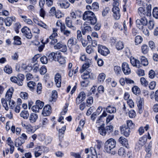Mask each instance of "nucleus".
Here are the masks:
<instances>
[{
	"instance_id": "f257e3e1",
	"label": "nucleus",
	"mask_w": 158,
	"mask_h": 158,
	"mask_svg": "<svg viewBox=\"0 0 158 158\" xmlns=\"http://www.w3.org/2000/svg\"><path fill=\"white\" fill-rule=\"evenodd\" d=\"M83 19L86 20L85 24L90 23V25H94L97 22V18L95 14L92 12L88 10L85 11L83 14Z\"/></svg>"
},
{
	"instance_id": "f03ea898",
	"label": "nucleus",
	"mask_w": 158,
	"mask_h": 158,
	"mask_svg": "<svg viewBox=\"0 0 158 158\" xmlns=\"http://www.w3.org/2000/svg\"><path fill=\"white\" fill-rule=\"evenodd\" d=\"M116 142L113 139H108L105 143V150L108 153H110L116 146Z\"/></svg>"
},
{
	"instance_id": "7ed1b4c3",
	"label": "nucleus",
	"mask_w": 158,
	"mask_h": 158,
	"mask_svg": "<svg viewBox=\"0 0 158 158\" xmlns=\"http://www.w3.org/2000/svg\"><path fill=\"white\" fill-rule=\"evenodd\" d=\"M14 91V89L13 87H10L7 91L5 96V98L7 101L9 102V105L10 106L11 109H13L15 102L12 100H11L12 95Z\"/></svg>"
},
{
	"instance_id": "20e7f679",
	"label": "nucleus",
	"mask_w": 158,
	"mask_h": 158,
	"mask_svg": "<svg viewBox=\"0 0 158 158\" xmlns=\"http://www.w3.org/2000/svg\"><path fill=\"white\" fill-rule=\"evenodd\" d=\"M151 5L149 4L148 5L146 11L145 10L143 7H140L138 9V12L141 17H145L146 16H150L151 15Z\"/></svg>"
},
{
	"instance_id": "39448f33",
	"label": "nucleus",
	"mask_w": 158,
	"mask_h": 158,
	"mask_svg": "<svg viewBox=\"0 0 158 158\" xmlns=\"http://www.w3.org/2000/svg\"><path fill=\"white\" fill-rule=\"evenodd\" d=\"M136 24L137 26L139 29H142L143 26H146L148 24V20L145 17H142L140 19L136 20Z\"/></svg>"
},
{
	"instance_id": "423d86ee",
	"label": "nucleus",
	"mask_w": 158,
	"mask_h": 158,
	"mask_svg": "<svg viewBox=\"0 0 158 158\" xmlns=\"http://www.w3.org/2000/svg\"><path fill=\"white\" fill-rule=\"evenodd\" d=\"M85 152L86 154L89 153L90 154H92V158H97L96 150L93 147H91L89 150L88 148H86L85 150ZM87 156L86 158H90L89 154H87Z\"/></svg>"
},
{
	"instance_id": "0eeeda50",
	"label": "nucleus",
	"mask_w": 158,
	"mask_h": 158,
	"mask_svg": "<svg viewBox=\"0 0 158 158\" xmlns=\"http://www.w3.org/2000/svg\"><path fill=\"white\" fill-rule=\"evenodd\" d=\"M98 51L101 55L104 56H106L110 53L109 51L107 48L101 45H98Z\"/></svg>"
},
{
	"instance_id": "6e6552de",
	"label": "nucleus",
	"mask_w": 158,
	"mask_h": 158,
	"mask_svg": "<svg viewBox=\"0 0 158 158\" xmlns=\"http://www.w3.org/2000/svg\"><path fill=\"white\" fill-rule=\"evenodd\" d=\"M21 31L23 35L28 39H31L32 35L30 29L27 27H25L21 29Z\"/></svg>"
},
{
	"instance_id": "1a4fd4ad",
	"label": "nucleus",
	"mask_w": 158,
	"mask_h": 158,
	"mask_svg": "<svg viewBox=\"0 0 158 158\" xmlns=\"http://www.w3.org/2000/svg\"><path fill=\"white\" fill-rule=\"evenodd\" d=\"M120 131L121 133L126 137L128 136L130 133V128L125 125H123L120 127Z\"/></svg>"
},
{
	"instance_id": "9d476101",
	"label": "nucleus",
	"mask_w": 158,
	"mask_h": 158,
	"mask_svg": "<svg viewBox=\"0 0 158 158\" xmlns=\"http://www.w3.org/2000/svg\"><path fill=\"white\" fill-rule=\"evenodd\" d=\"M113 8L112 11L114 13L113 16L116 19H118L120 18V15L119 14V9L118 7V5H116L114 4H113Z\"/></svg>"
},
{
	"instance_id": "9b49d317",
	"label": "nucleus",
	"mask_w": 158,
	"mask_h": 158,
	"mask_svg": "<svg viewBox=\"0 0 158 158\" xmlns=\"http://www.w3.org/2000/svg\"><path fill=\"white\" fill-rule=\"evenodd\" d=\"M55 49H58L62 52H65L67 50V47L61 42L57 43L54 46Z\"/></svg>"
},
{
	"instance_id": "f8f14e48",
	"label": "nucleus",
	"mask_w": 158,
	"mask_h": 158,
	"mask_svg": "<svg viewBox=\"0 0 158 158\" xmlns=\"http://www.w3.org/2000/svg\"><path fill=\"white\" fill-rule=\"evenodd\" d=\"M122 70L124 74L125 75H128L131 73V69L129 68V64L126 62H124L122 64Z\"/></svg>"
},
{
	"instance_id": "ddd939ff",
	"label": "nucleus",
	"mask_w": 158,
	"mask_h": 158,
	"mask_svg": "<svg viewBox=\"0 0 158 158\" xmlns=\"http://www.w3.org/2000/svg\"><path fill=\"white\" fill-rule=\"evenodd\" d=\"M51 113V106L48 105L45 106L44 108L42 114L45 116H48Z\"/></svg>"
},
{
	"instance_id": "4468645a",
	"label": "nucleus",
	"mask_w": 158,
	"mask_h": 158,
	"mask_svg": "<svg viewBox=\"0 0 158 158\" xmlns=\"http://www.w3.org/2000/svg\"><path fill=\"white\" fill-rule=\"evenodd\" d=\"M90 23H87L86 24H85V23H84L83 28L82 29V31L83 35H85L87 33L90 32L92 31V28L91 27L89 26Z\"/></svg>"
},
{
	"instance_id": "2eb2a0df",
	"label": "nucleus",
	"mask_w": 158,
	"mask_h": 158,
	"mask_svg": "<svg viewBox=\"0 0 158 158\" xmlns=\"http://www.w3.org/2000/svg\"><path fill=\"white\" fill-rule=\"evenodd\" d=\"M130 62L131 64L134 66L139 68L141 67V64L138 60L135 59L134 58H130Z\"/></svg>"
},
{
	"instance_id": "dca6fc26",
	"label": "nucleus",
	"mask_w": 158,
	"mask_h": 158,
	"mask_svg": "<svg viewBox=\"0 0 158 158\" xmlns=\"http://www.w3.org/2000/svg\"><path fill=\"white\" fill-rule=\"evenodd\" d=\"M85 94L84 92H81L76 98L77 103L79 104L85 99Z\"/></svg>"
},
{
	"instance_id": "f3484780",
	"label": "nucleus",
	"mask_w": 158,
	"mask_h": 158,
	"mask_svg": "<svg viewBox=\"0 0 158 158\" xmlns=\"http://www.w3.org/2000/svg\"><path fill=\"white\" fill-rule=\"evenodd\" d=\"M55 81L56 86L60 87L61 86V76L59 73H57L55 76Z\"/></svg>"
},
{
	"instance_id": "a211bd4d",
	"label": "nucleus",
	"mask_w": 158,
	"mask_h": 158,
	"mask_svg": "<svg viewBox=\"0 0 158 158\" xmlns=\"http://www.w3.org/2000/svg\"><path fill=\"white\" fill-rule=\"evenodd\" d=\"M65 23L67 26L69 28L72 29L73 31L76 30V27L72 25V22L69 17L66 18Z\"/></svg>"
},
{
	"instance_id": "6ab92c4d",
	"label": "nucleus",
	"mask_w": 158,
	"mask_h": 158,
	"mask_svg": "<svg viewBox=\"0 0 158 158\" xmlns=\"http://www.w3.org/2000/svg\"><path fill=\"white\" fill-rule=\"evenodd\" d=\"M77 42V39L75 38L71 37L68 40V46L69 48H71L73 45H75Z\"/></svg>"
},
{
	"instance_id": "aec40b11",
	"label": "nucleus",
	"mask_w": 158,
	"mask_h": 158,
	"mask_svg": "<svg viewBox=\"0 0 158 158\" xmlns=\"http://www.w3.org/2000/svg\"><path fill=\"white\" fill-rule=\"evenodd\" d=\"M60 6L62 8L66 9L68 8L70 5L69 3L67 1L61 0L60 1Z\"/></svg>"
},
{
	"instance_id": "412c9836",
	"label": "nucleus",
	"mask_w": 158,
	"mask_h": 158,
	"mask_svg": "<svg viewBox=\"0 0 158 158\" xmlns=\"http://www.w3.org/2000/svg\"><path fill=\"white\" fill-rule=\"evenodd\" d=\"M15 17H8L6 18L5 21L6 26H10L12 24V22L13 21L15 22Z\"/></svg>"
},
{
	"instance_id": "4be33fe9",
	"label": "nucleus",
	"mask_w": 158,
	"mask_h": 158,
	"mask_svg": "<svg viewBox=\"0 0 158 158\" xmlns=\"http://www.w3.org/2000/svg\"><path fill=\"white\" fill-rule=\"evenodd\" d=\"M147 140V136L145 135L140 138L139 140L138 144H139V147L141 148L145 144Z\"/></svg>"
},
{
	"instance_id": "5701e85b",
	"label": "nucleus",
	"mask_w": 158,
	"mask_h": 158,
	"mask_svg": "<svg viewBox=\"0 0 158 158\" xmlns=\"http://www.w3.org/2000/svg\"><path fill=\"white\" fill-rule=\"evenodd\" d=\"M59 52H52L50 53L48 56V60L51 61H52L53 60L56 61V59L58 54Z\"/></svg>"
},
{
	"instance_id": "b1692460",
	"label": "nucleus",
	"mask_w": 158,
	"mask_h": 158,
	"mask_svg": "<svg viewBox=\"0 0 158 158\" xmlns=\"http://www.w3.org/2000/svg\"><path fill=\"white\" fill-rule=\"evenodd\" d=\"M7 144L10 147V153L12 154L14 150V147L13 146V142L11 140L10 137H8L7 140Z\"/></svg>"
},
{
	"instance_id": "393cba45",
	"label": "nucleus",
	"mask_w": 158,
	"mask_h": 158,
	"mask_svg": "<svg viewBox=\"0 0 158 158\" xmlns=\"http://www.w3.org/2000/svg\"><path fill=\"white\" fill-rule=\"evenodd\" d=\"M118 141L123 146L127 148H129L127 140V139L124 137H121L119 138Z\"/></svg>"
},
{
	"instance_id": "a878e982",
	"label": "nucleus",
	"mask_w": 158,
	"mask_h": 158,
	"mask_svg": "<svg viewBox=\"0 0 158 158\" xmlns=\"http://www.w3.org/2000/svg\"><path fill=\"white\" fill-rule=\"evenodd\" d=\"M56 61H58L61 64H64L66 62V60L64 58L62 57L60 54V52H58V54L56 59Z\"/></svg>"
},
{
	"instance_id": "bb28decb",
	"label": "nucleus",
	"mask_w": 158,
	"mask_h": 158,
	"mask_svg": "<svg viewBox=\"0 0 158 158\" xmlns=\"http://www.w3.org/2000/svg\"><path fill=\"white\" fill-rule=\"evenodd\" d=\"M89 62L88 61L83 65L82 69L80 70V72L81 73L83 72L86 69H87L91 65L92 63L91 61L90 60H89Z\"/></svg>"
},
{
	"instance_id": "cd10ccee",
	"label": "nucleus",
	"mask_w": 158,
	"mask_h": 158,
	"mask_svg": "<svg viewBox=\"0 0 158 158\" xmlns=\"http://www.w3.org/2000/svg\"><path fill=\"white\" fill-rule=\"evenodd\" d=\"M38 115L35 113L31 114L29 117V120L30 123H33L35 122L38 118Z\"/></svg>"
},
{
	"instance_id": "c85d7f7f",
	"label": "nucleus",
	"mask_w": 158,
	"mask_h": 158,
	"mask_svg": "<svg viewBox=\"0 0 158 158\" xmlns=\"http://www.w3.org/2000/svg\"><path fill=\"white\" fill-rule=\"evenodd\" d=\"M15 145L16 147H18L21 146L22 144L24 142V141L21 139V137H19L15 139Z\"/></svg>"
},
{
	"instance_id": "c756f323",
	"label": "nucleus",
	"mask_w": 158,
	"mask_h": 158,
	"mask_svg": "<svg viewBox=\"0 0 158 158\" xmlns=\"http://www.w3.org/2000/svg\"><path fill=\"white\" fill-rule=\"evenodd\" d=\"M143 103V99L140 97H138L137 99V105L138 108L141 109L142 108Z\"/></svg>"
},
{
	"instance_id": "7c9ffc66",
	"label": "nucleus",
	"mask_w": 158,
	"mask_h": 158,
	"mask_svg": "<svg viewBox=\"0 0 158 158\" xmlns=\"http://www.w3.org/2000/svg\"><path fill=\"white\" fill-rule=\"evenodd\" d=\"M18 79V85H23V82L24 77L23 75L22 74H19L17 76Z\"/></svg>"
},
{
	"instance_id": "2f4dec72",
	"label": "nucleus",
	"mask_w": 158,
	"mask_h": 158,
	"mask_svg": "<svg viewBox=\"0 0 158 158\" xmlns=\"http://www.w3.org/2000/svg\"><path fill=\"white\" fill-rule=\"evenodd\" d=\"M106 111L110 113H114L116 111L115 108L111 107L110 106H108L106 108Z\"/></svg>"
},
{
	"instance_id": "473e14b6",
	"label": "nucleus",
	"mask_w": 158,
	"mask_h": 158,
	"mask_svg": "<svg viewBox=\"0 0 158 158\" xmlns=\"http://www.w3.org/2000/svg\"><path fill=\"white\" fill-rule=\"evenodd\" d=\"M98 129L99 132L100 133V134L103 136H105L107 134L105 128L104 127H103L101 126L98 127Z\"/></svg>"
},
{
	"instance_id": "72a5a7b5",
	"label": "nucleus",
	"mask_w": 158,
	"mask_h": 158,
	"mask_svg": "<svg viewBox=\"0 0 158 158\" xmlns=\"http://www.w3.org/2000/svg\"><path fill=\"white\" fill-rule=\"evenodd\" d=\"M14 44L17 45H20L22 43L20 40L21 38L18 36H16L14 37Z\"/></svg>"
},
{
	"instance_id": "f704fd0d",
	"label": "nucleus",
	"mask_w": 158,
	"mask_h": 158,
	"mask_svg": "<svg viewBox=\"0 0 158 158\" xmlns=\"http://www.w3.org/2000/svg\"><path fill=\"white\" fill-rule=\"evenodd\" d=\"M118 153L119 156L123 157L126 156V150L124 148L121 147L118 150Z\"/></svg>"
},
{
	"instance_id": "c9c22d12",
	"label": "nucleus",
	"mask_w": 158,
	"mask_h": 158,
	"mask_svg": "<svg viewBox=\"0 0 158 158\" xmlns=\"http://www.w3.org/2000/svg\"><path fill=\"white\" fill-rule=\"evenodd\" d=\"M20 115L24 119H27L29 116V114L27 111H23L20 114Z\"/></svg>"
},
{
	"instance_id": "e433bc0d",
	"label": "nucleus",
	"mask_w": 158,
	"mask_h": 158,
	"mask_svg": "<svg viewBox=\"0 0 158 158\" xmlns=\"http://www.w3.org/2000/svg\"><path fill=\"white\" fill-rule=\"evenodd\" d=\"M141 65L142 64L144 66H147L148 64V62L147 59L144 56H142L140 58Z\"/></svg>"
},
{
	"instance_id": "4c0bfd02",
	"label": "nucleus",
	"mask_w": 158,
	"mask_h": 158,
	"mask_svg": "<svg viewBox=\"0 0 158 158\" xmlns=\"http://www.w3.org/2000/svg\"><path fill=\"white\" fill-rule=\"evenodd\" d=\"M53 32L52 34L49 37L50 39H53L55 38V37L57 36V32L58 29L56 28H53L52 29Z\"/></svg>"
},
{
	"instance_id": "58836bf2",
	"label": "nucleus",
	"mask_w": 158,
	"mask_h": 158,
	"mask_svg": "<svg viewBox=\"0 0 158 158\" xmlns=\"http://www.w3.org/2000/svg\"><path fill=\"white\" fill-rule=\"evenodd\" d=\"M105 78V75L104 73H101L99 74L98 77V82H103Z\"/></svg>"
},
{
	"instance_id": "ea45409f",
	"label": "nucleus",
	"mask_w": 158,
	"mask_h": 158,
	"mask_svg": "<svg viewBox=\"0 0 158 158\" xmlns=\"http://www.w3.org/2000/svg\"><path fill=\"white\" fill-rule=\"evenodd\" d=\"M66 130V126H64L61 129H60L59 130V137H63V135L64 132Z\"/></svg>"
},
{
	"instance_id": "a19ab883",
	"label": "nucleus",
	"mask_w": 158,
	"mask_h": 158,
	"mask_svg": "<svg viewBox=\"0 0 158 158\" xmlns=\"http://www.w3.org/2000/svg\"><path fill=\"white\" fill-rule=\"evenodd\" d=\"M36 106L40 110L41 109L44 105V103L39 100H37L35 102Z\"/></svg>"
},
{
	"instance_id": "79ce46f5",
	"label": "nucleus",
	"mask_w": 158,
	"mask_h": 158,
	"mask_svg": "<svg viewBox=\"0 0 158 158\" xmlns=\"http://www.w3.org/2000/svg\"><path fill=\"white\" fill-rule=\"evenodd\" d=\"M123 44L122 42H118L116 45V47L118 50L122 49L123 48Z\"/></svg>"
},
{
	"instance_id": "37998d69",
	"label": "nucleus",
	"mask_w": 158,
	"mask_h": 158,
	"mask_svg": "<svg viewBox=\"0 0 158 158\" xmlns=\"http://www.w3.org/2000/svg\"><path fill=\"white\" fill-rule=\"evenodd\" d=\"M42 85L40 83H38L37 85L36 92L38 94H40L42 92Z\"/></svg>"
},
{
	"instance_id": "c03bdc74",
	"label": "nucleus",
	"mask_w": 158,
	"mask_h": 158,
	"mask_svg": "<svg viewBox=\"0 0 158 158\" xmlns=\"http://www.w3.org/2000/svg\"><path fill=\"white\" fill-rule=\"evenodd\" d=\"M25 129L26 130L27 132L29 134L33 133L34 132L33 127L30 125H27V126L26 127V128Z\"/></svg>"
},
{
	"instance_id": "a18cd8bd",
	"label": "nucleus",
	"mask_w": 158,
	"mask_h": 158,
	"mask_svg": "<svg viewBox=\"0 0 158 158\" xmlns=\"http://www.w3.org/2000/svg\"><path fill=\"white\" fill-rule=\"evenodd\" d=\"M1 102L3 106V107L5 108V109L6 110H8V107L7 106V104L6 101L7 100H6V98L5 99L4 98H2L1 99Z\"/></svg>"
},
{
	"instance_id": "49530a36",
	"label": "nucleus",
	"mask_w": 158,
	"mask_h": 158,
	"mask_svg": "<svg viewBox=\"0 0 158 158\" xmlns=\"http://www.w3.org/2000/svg\"><path fill=\"white\" fill-rule=\"evenodd\" d=\"M105 129L107 134L108 135L110 132L113 131V127L112 125L108 126H106L105 127Z\"/></svg>"
},
{
	"instance_id": "de8ad7c7",
	"label": "nucleus",
	"mask_w": 158,
	"mask_h": 158,
	"mask_svg": "<svg viewBox=\"0 0 158 158\" xmlns=\"http://www.w3.org/2000/svg\"><path fill=\"white\" fill-rule=\"evenodd\" d=\"M35 84V82L30 81L27 83V86L31 90H32L34 89V87Z\"/></svg>"
},
{
	"instance_id": "09e8293b",
	"label": "nucleus",
	"mask_w": 158,
	"mask_h": 158,
	"mask_svg": "<svg viewBox=\"0 0 158 158\" xmlns=\"http://www.w3.org/2000/svg\"><path fill=\"white\" fill-rule=\"evenodd\" d=\"M141 84L143 86L146 87L148 85V82L143 77H142L140 79Z\"/></svg>"
},
{
	"instance_id": "8fccbe9b",
	"label": "nucleus",
	"mask_w": 158,
	"mask_h": 158,
	"mask_svg": "<svg viewBox=\"0 0 158 158\" xmlns=\"http://www.w3.org/2000/svg\"><path fill=\"white\" fill-rule=\"evenodd\" d=\"M153 16L156 19H158V8L157 7L154 8L152 11Z\"/></svg>"
},
{
	"instance_id": "3c124183",
	"label": "nucleus",
	"mask_w": 158,
	"mask_h": 158,
	"mask_svg": "<svg viewBox=\"0 0 158 158\" xmlns=\"http://www.w3.org/2000/svg\"><path fill=\"white\" fill-rule=\"evenodd\" d=\"M142 52L144 54H147L148 50V46L146 45H143L141 47Z\"/></svg>"
},
{
	"instance_id": "603ef678",
	"label": "nucleus",
	"mask_w": 158,
	"mask_h": 158,
	"mask_svg": "<svg viewBox=\"0 0 158 158\" xmlns=\"http://www.w3.org/2000/svg\"><path fill=\"white\" fill-rule=\"evenodd\" d=\"M142 41V37L139 35L137 36L135 38V42L136 45L141 43Z\"/></svg>"
},
{
	"instance_id": "864d4df0",
	"label": "nucleus",
	"mask_w": 158,
	"mask_h": 158,
	"mask_svg": "<svg viewBox=\"0 0 158 158\" xmlns=\"http://www.w3.org/2000/svg\"><path fill=\"white\" fill-rule=\"evenodd\" d=\"M132 90L134 94L136 95L140 93V89L137 86H134L132 88Z\"/></svg>"
},
{
	"instance_id": "5fc2aeb1",
	"label": "nucleus",
	"mask_w": 158,
	"mask_h": 158,
	"mask_svg": "<svg viewBox=\"0 0 158 158\" xmlns=\"http://www.w3.org/2000/svg\"><path fill=\"white\" fill-rule=\"evenodd\" d=\"M110 9L108 7H105L104 8L102 12L103 16H105L107 15V14L109 12Z\"/></svg>"
},
{
	"instance_id": "6e6d98bb",
	"label": "nucleus",
	"mask_w": 158,
	"mask_h": 158,
	"mask_svg": "<svg viewBox=\"0 0 158 158\" xmlns=\"http://www.w3.org/2000/svg\"><path fill=\"white\" fill-rule=\"evenodd\" d=\"M39 65L38 64L35 63L31 67L30 66V68L31 69H33L34 72H37L39 70Z\"/></svg>"
},
{
	"instance_id": "4d7b16f0",
	"label": "nucleus",
	"mask_w": 158,
	"mask_h": 158,
	"mask_svg": "<svg viewBox=\"0 0 158 158\" xmlns=\"http://www.w3.org/2000/svg\"><path fill=\"white\" fill-rule=\"evenodd\" d=\"M41 62L43 64H47L48 62V59L47 57L43 56L40 58Z\"/></svg>"
},
{
	"instance_id": "13d9d810",
	"label": "nucleus",
	"mask_w": 158,
	"mask_h": 158,
	"mask_svg": "<svg viewBox=\"0 0 158 158\" xmlns=\"http://www.w3.org/2000/svg\"><path fill=\"white\" fill-rule=\"evenodd\" d=\"M4 71L7 73L10 74L12 72V69L9 66H6L4 69Z\"/></svg>"
},
{
	"instance_id": "bf43d9fd",
	"label": "nucleus",
	"mask_w": 158,
	"mask_h": 158,
	"mask_svg": "<svg viewBox=\"0 0 158 158\" xmlns=\"http://www.w3.org/2000/svg\"><path fill=\"white\" fill-rule=\"evenodd\" d=\"M129 117L130 118H133L136 116L135 111L133 110H131L128 113Z\"/></svg>"
},
{
	"instance_id": "052dcab7",
	"label": "nucleus",
	"mask_w": 158,
	"mask_h": 158,
	"mask_svg": "<svg viewBox=\"0 0 158 158\" xmlns=\"http://www.w3.org/2000/svg\"><path fill=\"white\" fill-rule=\"evenodd\" d=\"M20 96L22 99H27L28 98V95L27 93L22 92L20 94Z\"/></svg>"
},
{
	"instance_id": "680f3d73",
	"label": "nucleus",
	"mask_w": 158,
	"mask_h": 158,
	"mask_svg": "<svg viewBox=\"0 0 158 158\" xmlns=\"http://www.w3.org/2000/svg\"><path fill=\"white\" fill-rule=\"evenodd\" d=\"M86 52L89 54L92 53L94 52V50L90 46H88L86 48Z\"/></svg>"
},
{
	"instance_id": "e2e57ef3",
	"label": "nucleus",
	"mask_w": 158,
	"mask_h": 158,
	"mask_svg": "<svg viewBox=\"0 0 158 158\" xmlns=\"http://www.w3.org/2000/svg\"><path fill=\"white\" fill-rule=\"evenodd\" d=\"M114 118V115L113 114L109 115L106 119V123L107 124L111 121Z\"/></svg>"
},
{
	"instance_id": "0e129e2a",
	"label": "nucleus",
	"mask_w": 158,
	"mask_h": 158,
	"mask_svg": "<svg viewBox=\"0 0 158 158\" xmlns=\"http://www.w3.org/2000/svg\"><path fill=\"white\" fill-rule=\"evenodd\" d=\"M93 102V98L92 97H89L87 100V106H90Z\"/></svg>"
},
{
	"instance_id": "69168bd1",
	"label": "nucleus",
	"mask_w": 158,
	"mask_h": 158,
	"mask_svg": "<svg viewBox=\"0 0 158 158\" xmlns=\"http://www.w3.org/2000/svg\"><path fill=\"white\" fill-rule=\"evenodd\" d=\"M47 72V69L45 66H43L40 70V73L42 75L45 74Z\"/></svg>"
},
{
	"instance_id": "338daca9",
	"label": "nucleus",
	"mask_w": 158,
	"mask_h": 158,
	"mask_svg": "<svg viewBox=\"0 0 158 158\" xmlns=\"http://www.w3.org/2000/svg\"><path fill=\"white\" fill-rule=\"evenodd\" d=\"M127 103L130 107L131 108H133L134 106V103L133 101L131 99H129L127 100Z\"/></svg>"
},
{
	"instance_id": "774afa93",
	"label": "nucleus",
	"mask_w": 158,
	"mask_h": 158,
	"mask_svg": "<svg viewBox=\"0 0 158 158\" xmlns=\"http://www.w3.org/2000/svg\"><path fill=\"white\" fill-rule=\"evenodd\" d=\"M92 8L93 10H97L99 8L98 4L97 2H94L92 4Z\"/></svg>"
}]
</instances>
